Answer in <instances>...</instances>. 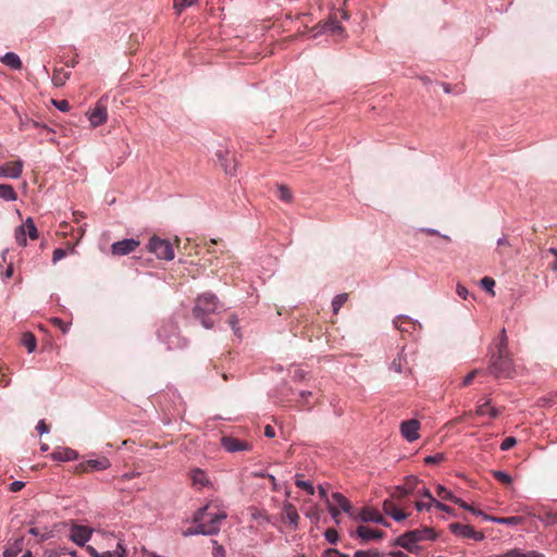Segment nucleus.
Returning <instances> with one entry per match:
<instances>
[{
    "instance_id": "f257e3e1",
    "label": "nucleus",
    "mask_w": 557,
    "mask_h": 557,
    "mask_svg": "<svg viewBox=\"0 0 557 557\" xmlns=\"http://www.w3.org/2000/svg\"><path fill=\"white\" fill-rule=\"evenodd\" d=\"M227 512L219 504L210 503L200 507L194 515L193 522H199L208 535H216Z\"/></svg>"
},
{
    "instance_id": "f03ea898",
    "label": "nucleus",
    "mask_w": 557,
    "mask_h": 557,
    "mask_svg": "<svg viewBox=\"0 0 557 557\" xmlns=\"http://www.w3.org/2000/svg\"><path fill=\"white\" fill-rule=\"evenodd\" d=\"M436 533L432 528H422V529H416L408 531L400 536L396 537L393 542V546H399L409 553L418 554L421 549L419 546V542L421 541H434L436 540Z\"/></svg>"
},
{
    "instance_id": "7ed1b4c3",
    "label": "nucleus",
    "mask_w": 557,
    "mask_h": 557,
    "mask_svg": "<svg viewBox=\"0 0 557 557\" xmlns=\"http://www.w3.org/2000/svg\"><path fill=\"white\" fill-rule=\"evenodd\" d=\"M219 307V300L212 293H203L198 296L195 307L193 309V315L196 320H199L203 327L211 329L213 326V314Z\"/></svg>"
},
{
    "instance_id": "20e7f679",
    "label": "nucleus",
    "mask_w": 557,
    "mask_h": 557,
    "mask_svg": "<svg viewBox=\"0 0 557 557\" xmlns=\"http://www.w3.org/2000/svg\"><path fill=\"white\" fill-rule=\"evenodd\" d=\"M488 369L496 377H509L513 371L509 350H494L490 359Z\"/></svg>"
},
{
    "instance_id": "39448f33",
    "label": "nucleus",
    "mask_w": 557,
    "mask_h": 557,
    "mask_svg": "<svg viewBox=\"0 0 557 557\" xmlns=\"http://www.w3.org/2000/svg\"><path fill=\"white\" fill-rule=\"evenodd\" d=\"M395 327L399 331L403 339L409 338V344H416L421 335V324L407 315H399L394 320Z\"/></svg>"
},
{
    "instance_id": "423d86ee",
    "label": "nucleus",
    "mask_w": 557,
    "mask_h": 557,
    "mask_svg": "<svg viewBox=\"0 0 557 557\" xmlns=\"http://www.w3.org/2000/svg\"><path fill=\"white\" fill-rule=\"evenodd\" d=\"M147 248L150 252L154 253L159 259L170 261L173 260L175 257L172 244L168 239H163L156 235L149 239Z\"/></svg>"
},
{
    "instance_id": "0eeeda50",
    "label": "nucleus",
    "mask_w": 557,
    "mask_h": 557,
    "mask_svg": "<svg viewBox=\"0 0 557 557\" xmlns=\"http://www.w3.org/2000/svg\"><path fill=\"white\" fill-rule=\"evenodd\" d=\"M26 235L33 240L38 238V231L32 218H27L25 223L15 230V239L20 246H26Z\"/></svg>"
},
{
    "instance_id": "6e6552de",
    "label": "nucleus",
    "mask_w": 557,
    "mask_h": 557,
    "mask_svg": "<svg viewBox=\"0 0 557 557\" xmlns=\"http://www.w3.org/2000/svg\"><path fill=\"white\" fill-rule=\"evenodd\" d=\"M449 530L453 534L465 537V539H472L476 542L484 540V534L482 532L475 531L471 525L469 524H461L458 522H453L449 524Z\"/></svg>"
},
{
    "instance_id": "1a4fd4ad",
    "label": "nucleus",
    "mask_w": 557,
    "mask_h": 557,
    "mask_svg": "<svg viewBox=\"0 0 557 557\" xmlns=\"http://www.w3.org/2000/svg\"><path fill=\"white\" fill-rule=\"evenodd\" d=\"M92 535V529L81 525L73 524L70 529V540L74 542L78 546H86L87 542H89Z\"/></svg>"
},
{
    "instance_id": "9d476101",
    "label": "nucleus",
    "mask_w": 557,
    "mask_h": 557,
    "mask_svg": "<svg viewBox=\"0 0 557 557\" xmlns=\"http://www.w3.org/2000/svg\"><path fill=\"white\" fill-rule=\"evenodd\" d=\"M140 245V242L135 238H126L120 242H115L111 245V253L113 256H125L135 251Z\"/></svg>"
},
{
    "instance_id": "9b49d317",
    "label": "nucleus",
    "mask_w": 557,
    "mask_h": 557,
    "mask_svg": "<svg viewBox=\"0 0 557 557\" xmlns=\"http://www.w3.org/2000/svg\"><path fill=\"white\" fill-rule=\"evenodd\" d=\"M23 168L24 164L22 160L5 162L0 165V177L16 180L22 175Z\"/></svg>"
},
{
    "instance_id": "f8f14e48",
    "label": "nucleus",
    "mask_w": 557,
    "mask_h": 557,
    "mask_svg": "<svg viewBox=\"0 0 557 557\" xmlns=\"http://www.w3.org/2000/svg\"><path fill=\"white\" fill-rule=\"evenodd\" d=\"M419 429L420 423L414 419L406 420L400 423V433L403 437L410 443L419 438Z\"/></svg>"
},
{
    "instance_id": "ddd939ff",
    "label": "nucleus",
    "mask_w": 557,
    "mask_h": 557,
    "mask_svg": "<svg viewBox=\"0 0 557 557\" xmlns=\"http://www.w3.org/2000/svg\"><path fill=\"white\" fill-rule=\"evenodd\" d=\"M357 519L362 522H374V523L381 524L383 527L391 525L389 522L386 521L377 510L370 508V507L362 508L361 511L359 512Z\"/></svg>"
},
{
    "instance_id": "4468645a",
    "label": "nucleus",
    "mask_w": 557,
    "mask_h": 557,
    "mask_svg": "<svg viewBox=\"0 0 557 557\" xmlns=\"http://www.w3.org/2000/svg\"><path fill=\"white\" fill-rule=\"evenodd\" d=\"M223 448L228 453L250 450L251 445L232 436H223L221 440Z\"/></svg>"
},
{
    "instance_id": "2eb2a0df",
    "label": "nucleus",
    "mask_w": 557,
    "mask_h": 557,
    "mask_svg": "<svg viewBox=\"0 0 557 557\" xmlns=\"http://www.w3.org/2000/svg\"><path fill=\"white\" fill-rule=\"evenodd\" d=\"M111 466L110 460L107 457L99 459H88L77 465L76 470L79 472H86L88 467L96 471H102L109 469Z\"/></svg>"
},
{
    "instance_id": "dca6fc26",
    "label": "nucleus",
    "mask_w": 557,
    "mask_h": 557,
    "mask_svg": "<svg viewBox=\"0 0 557 557\" xmlns=\"http://www.w3.org/2000/svg\"><path fill=\"white\" fill-rule=\"evenodd\" d=\"M419 479L414 475H409L406 478L405 483L396 487V492L393 494V497L404 498L409 494H412L418 486Z\"/></svg>"
},
{
    "instance_id": "f3484780",
    "label": "nucleus",
    "mask_w": 557,
    "mask_h": 557,
    "mask_svg": "<svg viewBox=\"0 0 557 557\" xmlns=\"http://www.w3.org/2000/svg\"><path fill=\"white\" fill-rule=\"evenodd\" d=\"M86 550L90 555V557H125L126 548L124 545L119 542L114 550H106L103 553H99L94 546L87 545Z\"/></svg>"
},
{
    "instance_id": "a211bd4d",
    "label": "nucleus",
    "mask_w": 557,
    "mask_h": 557,
    "mask_svg": "<svg viewBox=\"0 0 557 557\" xmlns=\"http://www.w3.org/2000/svg\"><path fill=\"white\" fill-rule=\"evenodd\" d=\"M190 479L193 481V485L198 490L212 486L210 478L202 469H193L190 471Z\"/></svg>"
},
{
    "instance_id": "6ab92c4d",
    "label": "nucleus",
    "mask_w": 557,
    "mask_h": 557,
    "mask_svg": "<svg viewBox=\"0 0 557 557\" xmlns=\"http://www.w3.org/2000/svg\"><path fill=\"white\" fill-rule=\"evenodd\" d=\"M107 117V108L100 102H98L94 110L89 113V122L92 127H97L106 123Z\"/></svg>"
},
{
    "instance_id": "aec40b11",
    "label": "nucleus",
    "mask_w": 557,
    "mask_h": 557,
    "mask_svg": "<svg viewBox=\"0 0 557 557\" xmlns=\"http://www.w3.org/2000/svg\"><path fill=\"white\" fill-rule=\"evenodd\" d=\"M356 534L362 541L382 540L384 537V532L364 525H359L356 530Z\"/></svg>"
},
{
    "instance_id": "412c9836",
    "label": "nucleus",
    "mask_w": 557,
    "mask_h": 557,
    "mask_svg": "<svg viewBox=\"0 0 557 557\" xmlns=\"http://www.w3.org/2000/svg\"><path fill=\"white\" fill-rule=\"evenodd\" d=\"M51 458L55 461H72L78 458V453L75 449L63 447L58 448L51 454Z\"/></svg>"
},
{
    "instance_id": "4be33fe9",
    "label": "nucleus",
    "mask_w": 557,
    "mask_h": 557,
    "mask_svg": "<svg viewBox=\"0 0 557 557\" xmlns=\"http://www.w3.org/2000/svg\"><path fill=\"white\" fill-rule=\"evenodd\" d=\"M384 512L389 516L395 521H403L407 518V515L404 513L400 509L396 508L392 500H385L383 504Z\"/></svg>"
},
{
    "instance_id": "5701e85b",
    "label": "nucleus",
    "mask_w": 557,
    "mask_h": 557,
    "mask_svg": "<svg viewBox=\"0 0 557 557\" xmlns=\"http://www.w3.org/2000/svg\"><path fill=\"white\" fill-rule=\"evenodd\" d=\"M332 499H333L334 504H336L343 512L348 513L349 516H352V512H351L352 506L345 495H343L342 493L335 492L332 494Z\"/></svg>"
},
{
    "instance_id": "b1692460",
    "label": "nucleus",
    "mask_w": 557,
    "mask_h": 557,
    "mask_svg": "<svg viewBox=\"0 0 557 557\" xmlns=\"http://www.w3.org/2000/svg\"><path fill=\"white\" fill-rule=\"evenodd\" d=\"M389 370L395 371L396 373H401L409 371V366L406 356L403 352L397 354V357L389 364Z\"/></svg>"
},
{
    "instance_id": "393cba45",
    "label": "nucleus",
    "mask_w": 557,
    "mask_h": 557,
    "mask_svg": "<svg viewBox=\"0 0 557 557\" xmlns=\"http://www.w3.org/2000/svg\"><path fill=\"white\" fill-rule=\"evenodd\" d=\"M71 76V72L69 71H65L63 67H55L53 70V74H52V84L55 86V87H61L63 86L66 81L70 78Z\"/></svg>"
},
{
    "instance_id": "a878e982",
    "label": "nucleus",
    "mask_w": 557,
    "mask_h": 557,
    "mask_svg": "<svg viewBox=\"0 0 557 557\" xmlns=\"http://www.w3.org/2000/svg\"><path fill=\"white\" fill-rule=\"evenodd\" d=\"M1 62L13 70L22 69V61L14 52H7L1 59Z\"/></svg>"
},
{
    "instance_id": "bb28decb",
    "label": "nucleus",
    "mask_w": 557,
    "mask_h": 557,
    "mask_svg": "<svg viewBox=\"0 0 557 557\" xmlns=\"http://www.w3.org/2000/svg\"><path fill=\"white\" fill-rule=\"evenodd\" d=\"M485 521H492L498 524H506V525H516L520 522L521 518L513 516V517H492V516H484Z\"/></svg>"
},
{
    "instance_id": "cd10ccee",
    "label": "nucleus",
    "mask_w": 557,
    "mask_h": 557,
    "mask_svg": "<svg viewBox=\"0 0 557 557\" xmlns=\"http://www.w3.org/2000/svg\"><path fill=\"white\" fill-rule=\"evenodd\" d=\"M490 400L487 399L483 404L479 405L476 407L475 413L478 416H488L490 418H496L499 414V410L496 408H488Z\"/></svg>"
},
{
    "instance_id": "c85d7f7f",
    "label": "nucleus",
    "mask_w": 557,
    "mask_h": 557,
    "mask_svg": "<svg viewBox=\"0 0 557 557\" xmlns=\"http://www.w3.org/2000/svg\"><path fill=\"white\" fill-rule=\"evenodd\" d=\"M0 198L5 201H15L17 194L11 185L0 184Z\"/></svg>"
},
{
    "instance_id": "c756f323",
    "label": "nucleus",
    "mask_w": 557,
    "mask_h": 557,
    "mask_svg": "<svg viewBox=\"0 0 557 557\" xmlns=\"http://www.w3.org/2000/svg\"><path fill=\"white\" fill-rule=\"evenodd\" d=\"M24 543V539H16L9 547H7L3 552V557H16L17 554L22 550Z\"/></svg>"
},
{
    "instance_id": "7c9ffc66",
    "label": "nucleus",
    "mask_w": 557,
    "mask_h": 557,
    "mask_svg": "<svg viewBox=\"0 0 557 557\" xmlns=\"http://www.w3.org/2000/svg\"><path fill=\"white\" fill-rule=\"evenodd\" d=\"M284 516H285L286 521H288V523L290 525H293L294 528H297L298 521H299V515L296 511V509L294 508V506L286 505L284 507Z\"/></svg>"
},
{
    "instance_id": "2f4dec72",
    "label": "nucleus",
    "mask_w": 557,
    "mask_h": 557,
    "mask_svg": "<svg viewBox=\"0 0 557 557\" xmlns=\"http://www.w3.org/2000/svg\"><path fill=\"white\" fill-rule=\"evenodd\" d=\"M436 493L438 497L443 500H450L456 504V500L459 499V497L455 496L449 490H447L444 485L437 484L436 486Z\"/></svg>"
},
{
    "instance_id": "473e14b6",
    "label": "nucleus",
    "mask_w": 557,
    "mask_h": 557,
    "mask_svg": "<svg viewBox=\"0 0 557 557\" xmlns=\"http://www.w3.org/2000/svg\"><path fill=\"white\" fill-rule=\"evenodd\" d=\"M295 484L297 487L305 490L309 495H313L315 492L312 483L310 481L302 480L300 474L296 475Z\"/></svg>"
},
{
    "instance_id": "72a5a7b5",
    "label": "nucleus",
    "mask_w": 557,
    "mask_h": 557,
    "mask_svg": "<svg viewBox=\"0 0 557 557\" xmlns=\"http://www.w3.org/2000/svg\"><path fill=\"white\" fill-rule=\"evenodd\" d=\"M277 197L287 203L293 201V193L286 185L277 186Z\"/></svg>"
},
{
    "instance_id": "f704fd0d",
    "label": "nucleus",
    "mask_w": 557,
    "mask_h": 557,
    "mask_svg": "<svg viewBox=\"0 0 557 557\" xmlns=\"http://www.w3.org/2000/svg\"><path fill=\"white\" fill-rule=\"evenodd\" d=\"M21 345L25 348H36L37 341L34 334L26 332L21 336Z\"/></svg>"
},
{
    "instance_id": "c9c22d12",
    "label": "nucleus",
    "mask_w": 557,
    "mask_h": 557,
    "mask_svg": "<svg viewBox=\"0 0 557 557\" xmlns=\"http://www.w3.org/2000/svg\"><path fill=\"white\" fill-rule=\"evenodd\" d=\"M347 299H348V294H346V293L335 296V298L332 301L333 312L335 314L338 313L339 309L347 301Z\"/></svg>"
},
{
    "instance_id": "e433bc0d",
    "label": "nucleus",
    "mask_w": 557,
    "mask_h": 557,
    "mask_svg": "<svg viewBox=\"0 0 557 557\" xmlns=\"http://www.w3.org/2000/svg\"><path fill=\"white\" fill-rule=\"evenodd\" d=\"M195 527L189 528L183 532L184 536H193V535H208L205 528L199 522H194Z\"/></svg>"
},
{
    "instance_id": "4c0bfd02",
    "label": "nucleus",
    "mask_w": 557,
    "mask_h": 557,
    "mask_svg": "<svg viewBox=\"0 0 557 557\" xmlns=\"http://www.w3.org/2000/svg\"><path fill=\"white\" fill-rule=\"evenodd\" d=\"M322 29H323V32H330L332 34H336V33L342 32L341 25L335 20H331V21L325 22L322 25Z\"/></svg>"
},
{
    "instance_id": "58836bf2",
    "label": "nucleus",
    "mask_w": 557,
    "mask_h": 557,
    "mask_svg": "<svg viewBox=\"0 0 557 557\" xmlns=\"http://www.w3.org/2000/svg\"><path fill=\"white\" fill-rule=\"evenodd\" d=\"M493 476L503 484L510 485L512 483L511 476L505 471L495 470L493 471Z\"/></svg>"
},
{
    "instance_id": "ea45409f",
    "label": "nucleus",
    "mask_w": 557,
    "mask_h": 557,
    "mask_svg": "<svg viewBox=\"0 0 557 557\" xmlns=\"http://www.w3.org/2000/svg\"><path fill=\"white\" fill-rule=\"evenodd\" d=\"M456 504L459 505L461 508H463L465 510H468L470 512H472L473 515L475 516H480L484 519V516H486L483 511L474 508L472 505H469L468 503L463 502L461 498H459L458 500H456Z\"/></svg>"
},
{
    "instance_id": "a19ab883",
    "label": "nucleus",
    "mask_w": 557,
    "mask_h": 557,
    "mask_svg": "<svg viewBox=\"0 0 557 557\" xmlns=\"http://www.w3.org/2000/svg\"><path fill=\"white\" fill-rule=\"evenodd\" d=\"M481 286L486 290L492 296L495 295L494 293V286H495V281L494 278L490 277V276H485L481 280Z\"/></svg>"
},
{
    "instance_id": "79ce46f5",
    "label": "nucleus",
    "mask_w": 557,
    "mask_h": 557,
    "mask_svg": "<svg viewBox=\"0 0 557 557\" xmlns=\"http://www.w3.org/2000/svg\"><path fill=\"white\" fill-rule=\"evenodd\" d=\"M354 557H383L377 549L356 550Z\"/></svg>"
},
{
    "instance_id": "37998d69",
    "label": "nucleus",
    "mask_w": 557,
    "mask_h": 557,
    "mask_svg": "<svg viewBox=\"0 0 557 557\" xmlns=\"http://www.w3.org/2000/svg\"><path fill=\"white\" fill-rule=\"evenodd\" d=\"M445 458L443 453H437L435 455H430L424 458V462L428 465H434L443 461Z\"/></svg>"
},
{
    "instance_id": "c03bdc74",
    "label": "nucleus",
    "mask_w": 557,
    "mask_h": 557,
    "mask_svg": "<svg viewBox=\"0 0 557 557\" xmlns=\"http://www.w3.org/2000/svg\"><path fill=\"white\" fill-rule=\"evenodd\" d=\"M324 537L329 543L335 544L338 541V533L335 529H327L324 533Z\"/></svg>"
},
{
    "instance_id": "a18cd8bd",
    "label": "nucleus",
    "mask_w": 557,
    "mask_h": 557,
    "mask_svg": "<svg viewBox=\"0 0 557 557\" xmlns=\"http://www.w3.org/2000/svg\"><path fill=\"white\" fill-rule=\"evenodd\" d=\"M212 544H213V549H212L213 557H225L224 547L222 545H220L218 543V541H215V540L212 541Z\"/></svg>"
},
{
    "instance_id": "49530a36",
    "label": "nucleus",
    "mask_w": 557,
    "mask_h": 557,
    "mask_svg": "<svg viewBox=\"0 0 557 557\" xmlns=\"http://www.w3.org/2000/svg\"><path fill=\"white\" fill-rule=\"evenodd\" d=\"M517 444V440L512 436H508L506 437L502 444H500V449L502 450H509L510 448H512L515 445Z\"/></svg>"
},
{
    "instance_id": "de8ad7c7",
    "label": "nucleus",
    "mask_w": 557,
    "mask_h": 557,
    "mask_svg": "<svg viewBox=\"0 0 557 557\" xmlns=\"http://www.w3.org/2000/svg\"><path fill=\"white\" fill-rule=\"evenodd\" d=\"M324 557H350L347 554L341 553L339 550L335 548H327L323 553Z\"/></svg>"
},
{
    "instance_id": "09e8293b",
    "label": "nucleus",
    "mask_w": 557,
    "mask_h": 557,
    "mask_svg": "<svg viewBox=\"0 0 557 557\" xmlns=\"http://www.w3.org/2000/svg\"><path fill=\"white\" fill-rule=\"evenodd\" d=\"M506 346H507L506 331L502 330V332L497 338V342L495 343V348H505Z\"/></svg>"
},
{
    "instance_id": "8fccbe9b",
    "label": "nucleus",
    "mask_w": 557,
    "mask_h": 557,
    "mask_svg": "<svg viewBox=\"0 0 557 557\" xmlns=\"http://www.w3.org/2000/svg\"><path fill=\"white\" fill-rule=\"evenodd\" d=\"M194 0H173L174 2V8L181 12L183 11L185 8L189 7L191 3H193Z\"/></svg>"
},
{
    "instance_id": "3c124183",
    "label": "nucleus",
    "mask_w": 557,
    "mask_h": 557,
    "mask_svg": "<svg viewBox=\"0 0 557 557\" xmlns=\"http://www.w3.org/2000/svg\"><path fill=\"white\" fill-rule=\"evenodd\" d=\"M327 510L332 517V519L334 520V522L336 524H339L341 520H339V510L335 508V506H333L332 504L329 503L327 505Z\"/></svg>"
},
{
    "instance_id": "603ef678",
    "label": "nucleus",
    "mask_w": 557,
    "mask_h": 557,
    "mask_svg": "<svg viewBox=\"0 0 557 557\" xmlns=\"http://www.w3.org/2000/svg\"><path fill=\"white\" fill-rule=\"evenodd\" d=\"M434 504H431V500L428 503L424 502H416L414 507L418 511H430Z\"/></svg>"
},
{
    "instance_id": "864d4df0",
    "label": "nucleus",
    "mask_w": 557,
    "mask_h": 557,
    "mask_svg": "<svg viewBox=\"0 0 557 557\" xmlns=\"http://www.w3.org/2000/svg\"><path fill=\"white\" fill-rule=\"evenodd\" d=\"M53 104L62 112L70 110V103L66 100H52Z\"/></svg>"
},
{
    "instance_id": "5fc2aeb1",
    "label": "nucleus",
    "mask_w": 557,
    "mask_h": 557,
    "mask_svg": "<svg viewBox=\"0 0 557 557\" xmlns=\"http://www.w3.org/2000/svg\"><path fill=\"white\" fill-rule=\"evenodd\" d=\"M66 256V251L62 248H57L53 251L52 261L53 263H57L58 261L62 260Z\"/></svg>"
},
{
    "instance_id": "6e6d98bb",
    "label": "nucleus",
    "mask_w": 557,
    "mask_h": 557,
    "mask_svg": "<svg viewBox=\"0 0 557 557\" xmlns=\"http://www.w3.org/2000/svg\"><path fill=\"white\" fill-rule=\"evenodd\" d=\"M418 495L421 497L428 498L429 500H431V504L436 503V498L433 497L432 493L426 487L419 490Z\"/></svg>"
},
{
    "instance_id": "4d7b16f0",
    "label": "nucleus",
    "mask_w": 557,
    "mask_h": 557,
    "mask_svg": "<svg viewBox=\"0 0 557 557\" xmlns=\"http://www.w3.org/2000/svg\"><path fill=\"white\" fill-rule=\"evenodd\" d=\"M307 376V372L302 369H295V371L292 374V379L294 381H304Z\"/></svg>"
},
{
    "instance_id": "13d9d810",
    "label": "nucleus",
    "mask_w": 557,
    "mask_h": 557,
    "mask_svg": "<svg viewBox=\"0 0 557 557\" xmlns=\"http://www.w3.org/2000/svg\"><path fill=\"white\" fill-rule=\"evenodd\" d=\"M238 318L235 314H231L227 319V323L231 326V329L234 331L235 334L238 332Z\"/></svg>"
},
{
    "instance_id": "bf43d9fd",
    "label": "nucleus",
    "mask_w": 557,
    "mask_h": 557,
    "mask_svg": "<svg viewBox=\"0 0 557 557\" xmlns=\"http://www.w3.org/2000/svg\"><path fill=\"white\" fill-rule=\"evenodd\" d=\"M433 504H434V507L437 508L438 510L445 511L448 515L454 516L453 509L449 506L445 505L444 503L436 499V503H433Z\"/></svg>"
},
{
    "instance_id": "052dcab7",
    "label": "nucleus",
    "mask_w": 557,
    "mask_h": 557,
    "mask_svg": "<svg viewBox=\"0 0 557 557\" xmlns=\"http://www.w3.org/2000/svg\"><path fill=\"white\" fill-rule=\"evenodd\" d=\"M36 430L40 433V434H47L49 432V428L48 425L46 424L45 420H39L37 425H36Z\"/></svg>"
},
{
    "instance_id": "680f3d73",
    "label": "nucleus",
    "mask_w": 557,
    "mask_h": 557,
    "mask_svg": "<svg viewBox=\"0 0 557 557\" xmlns=\"http://www.w3.org/2000/svg\"><path fill=\"white\" fill-rule=\"evenodd\" d=\"M502 557H525V556L522 550L516 548V549H511V550L507 552Z\"/></svg>"
},
{
    "instance_id": "e2e57ef3",
    "label": "nucleus",
    "mask_w": 557,
    "mask_h": 557,
    "mask_svg": "<svg viewBox=\"0 0 557 557\" xmlns=\"http://www.w3.org/2000/svg\"><path fill=\"white\" fill-rule=\"evenodd\" d=\"M456 293L463 299L467 298L468 296V289L466 288V286H463L462 284H457V287H456Z\"/></svg>"
},
{
    "instance_id": "0e129e2a",
    "label": "nucleus",
    "mask_w": 557,
    "mask_h": 557,
    "mask_svg": "<svg viewBox=\"0 0 557 557\" xmlns=\"http://www.w3.org/2000/svg\"><path fill=\"white\" fill-rule=\"evenodd\" d=\"M24 485H25V483L22 482V481H13L10 484V491L11 492H18V491H21L24 487Z\"/></svg>"
},
{
    "instance_id": "69168bd1",
    "label": "nucleus",
    "mask_w": 557,
    "mask_h": 557,
    "mask_svg": "<svg viewBox=\"0 0 557 557\" xmlns=\"http://www.w3.org/2000/svg\"><path fill=\"white\" fill-rule=\"evenodd\" d=\"M28 532H29V534H32L34 536H40V541H46L49 539L48 534H40V532L37 528H30Z\"/></svg>"
},
{
    "instance_id": "338daca9",
    "label": "nucleus",
    "mask_w": 557,
    "mask_h": 557,
    "mask_svg": "<svg viewBox=\"0 0 557 557\" xmlns=\"http://www.w3.org/2000/svg\"><path fill=\"white\" fill-rule=\"evenodd\" d=\"M475 374H476V370H474V371H472V372L468 373V374L463 377V380H462V386H467V385H469V384L472 382V380L474 379Z\"/></svg>"
},
{
    "instance_id": "774afa93",
    "label": "nucleus",
    "mask_w": 557,
    "mask_h": 557,
    "mask_svg": "<svg viewBox=\"0 0 557 557\" xmlns=\"http://www.w3.org/2000/svg\"><path fill=\"white\" fill-rule=\"evenodd\" d=\"M547 252L552 253L555 257L554 262L549 265V268L553 271H557V249L556 248H549Z\"/></svg>"
}]
</instances>
